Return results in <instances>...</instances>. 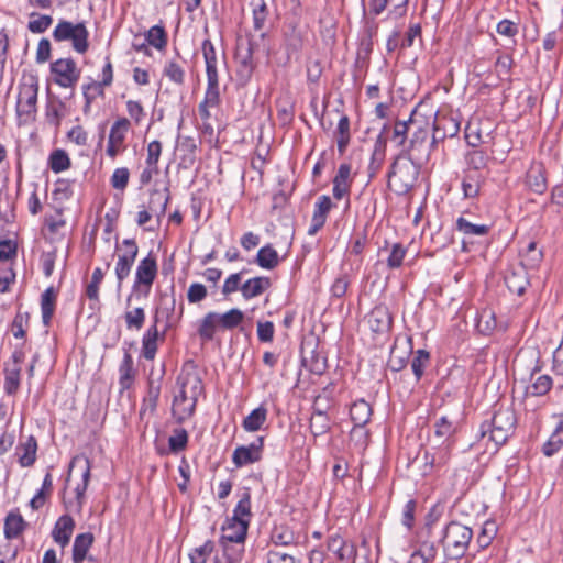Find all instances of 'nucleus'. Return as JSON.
Here are the masks:
<instances>
[{
    "label": "nucleus",
    "mask_w": 563,
    "mask_h": 563,
    "mask_svg": "<svg viewBox=\"0 0 563 563\" xmlns=\"http://www.w3.org/2000/svg\"><path fill=\"white\" fill-rule=\"evenodd\" d=\"M254 262L264 269H274L279 264V256L276 250L267 244L257 251Z\"/></svg>",
    "instance_id": "e433bc0d"
},
{
    "label": "nucleus",
    "mask_w": 563,
    "mask_h": 563,
    "mask_svg": "<svg viewBox=\"0 0 563 563\" xmlns=\"http://www.w3.org/2000/svg\"><path fill=\"white\" fill-rule=\"evenodd\" d=\"M485 176L477 172L465 173L462 180L463 196L466 199L479 196L481 188L485 184Z\"/></svg>",
    "instance_id": "7c9ffc66"
},
{
    "label": "nucleus",
    "mask_w": 563,
    "mask_h": 563,
    "mask_svg": "<svg viewBox=\"0 0 563 563\" xmlns=\"http://www.w3.org/2000/svg\"><path fill=\"white\" fill-rule=\"evenodd\" d=\"M53 37L56 42L71 41L73 48L79 54H85L89 48V31L85 22L74 24L60 20L53 31Z\"/></svg>",
    "instance_id": "0eeeda50"
},
{
    "label": "nucleus",
    "mask_w": 563,
    "mask_h": 563,
    "mask_svg": "<svg viewBox=\"0 0 563 563\" xmlns=\"http://www.w3.org/2000/svg\"><path fill=\"white\" fill-rule=\"evenodd\" d=\"M411 123L413 128L412 135L409 140L407 147L400 150V157H406L415 162L418 166H423L430 159L432 148L438 143L429 141V133L431 129L430 119L421 113L419 107L411 111Z\"/></svg>",
    "instance_id": "f257e3e1"
},
{
    "label": "nucleus",
    "mask_w": 563,
    "mask_h": 563,
    "mask_svg": "<svg viewBox=\"0 0 563 563\" xmlns=\"http://www.w3.org/2000/svg\"><path fill=\"white\" fill-rule=\"evenodd\" d=\"M228 563H241L244 554V542L220 540Z\"/></svg>",
    "instance_id": "5fc2aeb1"
},
{
    "label": "nucleus",
    "mask_w": 563,
    "mask_h": 563,
    "mask_svg": "<svg viewBox=\"0 0 563 563\" xmlns=\"http://www.w3.org/2000/svg\"><path fill=\"white\" fill-rule=\"evenodd\" d=\"M465 161L471 169L470 172L481 173L482 169L486 168L489 157L485 151L474 148L466 153Z\"/></svg>",
    "instance_id": "09e8293b"
},
{
    "label": "nucleus",
    "mask_w": 563,
    "mask_h": 563,
    "mask_svg": "<svg viewBox=\"0 0 563 563\" xmlns=\"http://www.w3.org/2000/svg\"><path fill=\"white\" fill-rule=\"evenodd\" d=\"M334 207L331 198L327 195H322L318 198L314 203V210L311 219V224L308 229L309 235H314L325 224L328 213Z\"/></svg>",
    "instance_id": "f3484780"
},
{
    "label": "nucleus",
    "mask_w": 563,
    "mask_h": 563,
    "mask_svg": "<svg viewBox=\"0 0 563 563\" xmlns=\"http://www.w3.org/2000/svg\"><path fill=\"white\" fill-rule=\"evenodd\" d=\"M366 322L373 333L386 334L391 330L393 317L387 306H375L366 317Z\"/></svg>",
    "instance_id": "dca6fc26"
},
{
    "label": "nucleus",
    "mask_w": 563,
    "mask_h": 563,
    "mask_svg": "<svg viewBox=\"0 0 563 563\" xmlns=\"http://www.w3.org/2000/svg\"><path fill=\"white\" fill-rule=\"evenodd\" d=\"M526 183L534 194L543 195L547 191L548 183L544 166L539 163L532 165L526 175Z\"/></svg>",
    "instance_id": "5701e85b"
},
{
    "label": "nucleus",
    "mask_w": 563,
    "mask_h": 563,
    "mask_svg": "<svg viewBox=\"0 0 563 563\" xmlns=\"http://www.w3.org/2000/svg\"><path fill=\"white\" fill-rule=\"evenodd\" d=\"M410 128H412L411 115L408 120H396L394 124L390 140L395 142L396 146L400 147V150L408 145L407 139Z\"/></svg>",
    "instance_id": "49530a36"
},
{
    "label": "nucleus",
    "mask_w": 563,
    "mask_h": 563,
    "mask_svg": "<svg viewBox=\"0 0 563 563\" xmlns=\"http://www.w3.org/2000/svg\"><path fill=\"white\" fill-rule=\"evenodd\" d=\"M421 168L422 166H418L409 158L400 157L398 153L387 173L388 187L397 195L408 194L415 187Z\"/></svg>",
    "instance_id": "7ed1b4c3"
},
{
    "label": "nucleus",
    "mask_w": 563,
    "mask_h": 563,
    "mask_svg": "<svg viewBox=\"0 0 563 563\" xmlns=\"http://www.w3.org/2000/svg\"><path fill=\"white\" fill-rule=\"evenodd\" d=\"M272 287V279L267 276H256L241 285V294L245 300L258 297Z\"/></svg>",
    "instance_id": "4be33fe9"
},
{
    "label": "nucleus",
    "mask_w": 563,
    "mask_h": 563,
    "mask_svg": "<svg viewBox=\"0 0 563 563\" xmlns=\"http://www.w3.org/2000/svg\"><path fill=\"white\" fill-rule=\"evenodd\" d=\"M75 467H79L81 470V483L78 484L75 488L76 500L78 508L80 510L84 504L85 493L88 488L91 476V462L89 457H87L85 454L75 455L70 460L68 467V476L66 481H69L70 474Z\"/></svg>",
    "instance_id": "4468645a"
},
{
    "label": "nucleus",
    "mask_w": 563,
    "mask_h": 563,
    "mask_svg": "<svg viewBox=\"0 0 563 563\" xmlns=\"http://www.w3.org/2000/svg\"><path fill=\"white\" fill-rule=\"evenodd\" d=\"M505 284L510 292L522 296L530 285L528 272L522 267H511L506 272Z\"/></svg>",
    "instance_id": "a211bd4d"
},
{
    "label": "nucleus",
    "mask_w": 563,
    "mask_h": 563,
    "mask_svg": "<svg viewBox=\"0 0 563 563\" xmlns=\"http://www.w3.org/2000/svg\"><path fill=\"white\" fill-rule=\"evenodd\" d=\"M146 42L158 51L167 46L168 37L163 25L152 26L145 34Z\"/></svg>",
    "instance_id": "8fccbe9b"
},
{
    "label": "nucleus",
    "mask_w": 563,
    "mask_h": 563,
    "mask_svg": "<svg viewBox=\"0 0 563 563\" xmlns=\"http://www.w3.org/2000/svg\"><path fill=\"white\" fill-rule=\"evenodd\" d=\"M177 384L180 387L189 389L190 394V404L188 405V409H181L177 417V422L183 423L185 420L194 416L198 397L205 389L197 365L192 360H188L184 363L181 372L177 377Z\"/></svg>",
    "instance_id": "39448f33"
},
{
    "label": "nucleus",
    "mask_w": 563,
    "mask_h": 563,
    "mask_svg": "<svg viewBox=\"0 0 563 563\" xmlns=\"http://www.w3.org/2000/svg\"><path fill=\"white\" fill-rule=\"evenodd\" d=\"M335 137L338 151L341 155H343L346 152V148L351 142L350 119L346 114H343L339 120L335 130Z\"/></svg>",
    "instance_id": "ea45409f"
},
{
    "label": "nucleus",
    "mask_w": 563,
    "mask_h": 563,
    "mask_svg": "<svg viewBox=\"0 0 563 563\" xmlns=\"http://www.w3.org/2000/svg\"><path fill=\"white\" fill-rule=\"evenodd\" d=\"M95 537L91 532H84L76 536L73 544V562L81 563L87 559V553L93 543Z\"/></svg>",
    "instance_id": "f704fd0d"
},
{
    "label": "nucleus",
    "mask_w": 563,
    "mask_h": 563,
    "mask_svg": "<svg viewBox=\"0 0 563 563\" xmlns=\"http://www.w3.org/2000/svg\"><path fill=\"white\" fill-rule=\"evenodd\" d=\"M309 429L311 434L317 438L328 433L331 429V421L325 411H317L310 418Z\"/></svg>",
    "instance_id": "a18cd8bd"
},
{
    "label": "nucleus",
    "mask_w": 563,
    "mask_h": 563,
    "mask_svg": "<svg viewBox=\"0 0 563 563\" xmlns=\"http://www.w3.org/2000/svg\"><path fill=\"white\" fill-rule=\"evenodd\" d=\"M216 544L207 540L202 545L195 548L190 554V563H207V558L214 551Z\"/></svg>",
    "instance_id": "774afa93"
},
{
    "label": "nucleus",
    "mask_w": 563,
    "mask_h": 563,
    "mask_svg": "<svg viewBox=\"0 0 563 563\" xmlns=\"http://www.w3.org/2000/svg\"><path fill=\"white\" fill-rule=\"evenodd\" d=\"M327 550L334 554L340 563H355L357 548L354 542L347 541L339 532L328 536Z\"/></svg>",
    "instance_id": "9b49d317"
},
{
    "label": "nucleus",
    "mask_w": 563,
    "mask_h": 563,
    "mask_svg": "<svg viewBox=\"0 0 563 563\" xmlns=\"http://www.w3.org/2000/svg\"><path fill=\"white\" fill-rule=\"evenodd\" d=\"M38 445L34 435H29L24 441H21L15 448V455L18 462L22 467H31L36 461V452Z\"/></svg>",
    "instance_id": "aec40b11"
},
{
    "label": "nucleus",
    "mask_w": 563,
    "mask_h": 563,
    "mask_svg": "<svg viewBox=\"0 0 563 563\" xmlns=\"http://www.w3.org/2000/svg\"><path fill=\"white\" fill-rule=\"evenodd\" d=\"M169 189L166 187L163 191L159 189H152L150 191V199L147 210L156 217L157 223H161V219L165 216L167 205L169 202Z\"/></svg>",
    "instance_id": "412c9836"
},
{
    "label": "nucleus",
    "mask_w": 563,
    "mask_h": 563,
    "mask_svg": "<svg viewBox=\"0 0 563 563\" xmlns=\"http://www.w3.org/2000/svg\"><path fill=\"white\" fill-rule=\"evenodd\" d=\"M253 26L256 31H261L268 15V8L265 0H253Z\"/></svg>",
    "instance_id": "e2e57ef3"
},
{
    "label": "nucleus",
    "mask_w": 563,
    "mask_h": 563,
    "mask_svg": "<svg viewBox=\"0 0 563 563\" xmlns=\"http://www.w3.org/2000/svg\"><path fill=\"white\" fill-rule=\"evenodd\" d=\"M29 325L30 313L18 311L11 322L10 330L15 339H25Z\"/></svg>",
    "instance_id": "4d7b16f0"
},
{
    "label": "nucleus",
    "mask_w": 563,
    "mask_h": 563,
    "mask_svg": "<svg viewBox=\"0 0 563 563\" xmlns=\"http://www.w3.org/2000/svg\"><path fill=\"white\" fill-rule=\"evenodd\" d=\"M53 80L63 88L74 89L80 78V69L73 58H59L49 66Z\"/></svg>",
    "instance_id": "6e6552de"
},
{
    "label": "nucleus",
    "mask_w": 563,
    "mask_h": 563,
    "mask_svg": "<svg viewBox=\"0 0 563 563\" xmlns=\"http://www.w3.org/2000/svg\"><path fill=\"white\" fill-rule=\"evenodd\" d=\"M234 58L236 62L235 80L240 88L249 85L253 77V73L257 67L255 57L250 56L246 52H242L235 47Z\"/></svg>",
    "instance_id": "2eb2a0df"
},
{
    "label": "nucleus",
    "mask_w": 563,
    "mask_h": 563,
    "mask_svg": "<svg viewBox=\"0 0 563 563\" xmlns=\"http://www.w3.org/2000/svg\"><path fill=\"white\" fill-rule=\"evenodd\" d=\"M305 30H287L283 29V40L288 57L299 53L305 45Z\"/></svg>",
    "instance_id": "c85d7f7f"
},
{
    "label": "nucleus",
    "mask_w": 563,
    "mask_h": 563,
    "mask_svg": "<svg viewBox=\"0 0 563 563\" xmlns=\"http://www.w3.org/2000/svg\"><path fill=\"white\" fill-rule=\"evenodd\" d=\"M201 52L206 64L207 80H219L217 52L213 43L209 38L202 42Z\"/></svg>",
    "instance_id": "cd10ccee"
},
{
    "label": "nucleus",
    "mask_w": 563,
    "mask_h": 563,
    "mask_svg": "<svg viewBox=\"0 0 563 563\" xmlns=\"http://www.w3.org/2000/svg\"><path fill=\"white\" fill-rule=\"evenodd\" d=\"M75 526V520L70 515L60 516L52 530L53 540L62 548H65L70 541Z\"/></svg>",
    "instance_id": "6ab92c4d"
},
{
    "label": "nucleus",
    "mask_w": 563,
    "mask_h": 563,
    "mask_svg": "<svg viewBox=\"0 0 563 563\" xmlns=\"http://www.w3.org/2000/svg\"><path fill=\"white\" fill-rule=\"evenodd\" d=\"M266 37V33H261L258 38L254 35L246 33L243 36H238L235 47L242 52H246L250 56L255 57V53L260 48V42Z\"/></svg>",
    "instance_id": "de8ad7c7"
},
{
    "label": "nucleus",
    "mask_w": 563,
    "mask_h": 563,
    "mask_svg": "<svg viewBox=\"0 0 563 563\" xmlns=\"http://www.w3.org/2000/svg\"><path fill=\"white\" fill-rule=\"evenodd\" d=\"M373 409L365 399L355 400L350 408V417L354 426H366L372 417Z\"/></svg>",
    "instance_id": "72a5a7b5"
},
{
    "label": "nucleus",
    "mask_w": 563,
    "mask_h": 563,
    "mask_svg": "<svg viewBox=\"0 0 563 563\" xmlns=\"http://www.w3.org/2000/svg\"><path fill=\"white\" fill-rule=\"evenodd\" d=\"M56 307V294L53 287L47 288L41 296L42 322L49 325Z\"/></svg>",
    "instance_id": "4c0bfd02"
},
{
    "label": "nucleus",
    "mask_w": 563,
    "mask_h": 563,
    "mask_svg": "<svg viewBox=\"0 0 563 563\" xmlns=\"http://www.w3.org/2000/svg\"><path fill=\"white\" fill-rule=\"evenodd\" d=\"M122 246L124 247V251L118 255L114 268L118 279V289L122 287L124 279L129 277L139 254V246L134 239H124L122 241Z\"/></svg>",
    "instance_id": "9d476101"
},
{
    "label": "nucleus",
    "mask_w": 563,
    "mask_h": 563,
    "mask_svg": "<svg viewBox=\"0 0 563 563\" xmlns=\"http://www.w3.org/2000/svg\"><path fill=\"white\" fill-rule=\"evenodd\" d=\"M473 538V531L467 526L457 521H451L444 529L441 543L446 560L463 558Z\"/></svg>",
    "instance_id": "20e7f679"
},
{
    "label": "nucleus",
    "mask_w": 563,
    "mask_h": 563,
    "mask_svg": "<svg viewBox=\"0 0 563 563\" xmlns=\"http://www.w3.org/2000/svg\"><path fill=\"white\" fill-rule=\"evenodd\" d=\"M119 385L121 391L128 390L134 383L135 369L133 368V358L128 349H124L123 360L119 366Z\"/></svg>",
    "instance_id": "c756f323"
},
{
    "label": "nucleus",
    "mask_w": 563,
    "mask_h": 563,
    "mask_svg": "<svg viewBox=\"0 0 563 563\" xmlns=\"http://www.w3.org/2000/svg\"><path fill=\"white\" fill-rule=\"evenodd\" d=\"M240 499L233 509V516L230 518L233 522L249 523L252 518L251 511V489L244 487L239 495Z\"/></svg>",
    "instance_id": "a878e982"
},
{
    "label": "nucleus",
    "mask_w": 563,
    "mask_h": 563,
    "mask_svg": "<svg viewBox=\"0 0 563 563\" xmlns=\"http://www.w3.org/2000/svg\"><path fill=\"white\" fill-rule=\"evenodd\" d=\"M249 530V523L233 522L232 519H227L222 526V536L220 540L229 542H245Z\"/></svg>",
    "instance_id": "2f4dec72"
},
{
    "label": "nucleus",
    "mask_w": 563,
    "mask_h": 563,
    "mask_svg": "<svg viewBox=\"0 0 563 563\" xmlns=\"http://www.w3.org/2000/svg\"><path fill=\"white\" fill-rule=\"evenodd\" d=\"M130 125L129 119L119 118L111 126L108 142L123 146Z\"/></svg>",
    "instance_id": "3c124183"
},
{
    "label": "nucleus",
    "mask_w": 563,
    "mask_h": 563,
    "mask_svg": "<svg viewBox=\"0 0 563 563\" xmlns=\"http://www.w3.org/2000/svg\"><path fill=\"white\" fill-rule=\"evenodd\" d=\"M200 103L210 106L211 108L218 107L221 103L219 80H207L205 97Z\"/></svg>",
    "instance_id": "69168bd1"
},
{
    "label": "nucleus",
    "mask_w": 563,
    "mask_h": 563,
    "mask_svg": "<svg viewBox=\"0 0 563 563\" xmlns=\"http://www.w3.org/2000/svg\"><path fill=\"white\" fill-rule=\"evenodd\" d=\"M219 325L224 330H232L242 323L244 313L238 309L232 308L223 314L218 313Z\"/></svg>",
    "instance_id": "6e6d98bb"
},
{
    "label": "nucleus",
    "mask_w": 563,
    "mask_h": 563,
    "mask_svg": "<svg viewBox=\"0 0 563 563\" xmlns=\"http://www.w3.org/2000/svg\"><path fill=\"white\" fill-rule=\"evenodd\" d=\"M267 408L260 405L252 410L242 421V428L247 432L258 431L267 420Z\"/></svg>",
    "instance_id": "c9c22d12"
},
{
    "label": "nucleus",
    "mask_w": 563,
    "mask_h": 563,
    "mask_svg": "<svg viewBox=\"0 0 563 563\" xmlns=\"http://www.w3.org/2000/svg\"><path fill=\"white\" fill-rule=\"evenodd\" d=\"M21 383V367L9 366L4 368V391L9 396H15Z\"/></svg>",
    "instance_id": "37998d69"
},
{
    "label": "nucleus",
    "mask_w": 563,
    "mask_h": 563,
    "mask_svg": "<svg viewBox=\"0 0 563 563\" xmlns=\"http://www.w3.org/2000/svg\"><path fill=\"white\" fill-rule=\"evenodd\" d=\"M163 75L176 85L181 86L185 82V70L176 60L166 62Z\"/></svg>",
    "instance_id": "0e129e2a"
},
{
    "label": "nucleus",
    "mask_w": 563,
    "mask_h": 563,
    "mask_svg": "<svg viewBox=\"0 0 563 563\" xmlns=\"http://www.w3.org/2000/svg\"><path fill=\"white\" fill-rule=\"evenodd\" d=\"M104 87L108 86L102 85V81H91L82 86V93L85 98V111L90 107V104L95 101L97 97L104 96Z\"/></svg>",
    "instance_id": "bf43d9fd"
},
{
    "label": "nucleus",
    "mask_w": 563,
    "mask_h": 563,
    "mask_svg": "<svg viewBox=\"0 0 563 563\" xmlns=\"http://www.w3.org/2000/svg\"><path fill=\"white\" fill-rule=\"evenodd\" d=\"M456 431V426L448 417L439 418L434 423V435L442 440L448 441Z\"/></svg>",
    "instance_id": "13d9d810"
},
{
    "label": "nucleus",
    "mask_w": 563,
    "mask_h": 563,
    "mask_svg": "<svg viewBox=\"0 0 563 563\" xmlns=\"http://www.w3.org/2000/svg\"><path fill=\"white\" fill-rule=\"evenodd\" d=\"M218 313L208 312L200 321L198 335L205 342L212 341L214 338L217 325L219 324Z\"/></svg>",
    "instance_id": "c03bdc74"
},
{
    "label": "nucleus",
    "mask_w": 563,
    "mask_h": 563,
    "mask_svg": "<svg viewBox=\"0 0 563 563\" xmlns=\"http://www.w3.org/2000/svg\"><path fill=\"white\" fill-rule=\"evenodd\" d=\"M157 276V261L155 255L151 252L146 257L141 260L137 264L135 272V279L132 286V292L126 298V306L129 307L134 295L137 297H147L151 292L152 285Z\"/></svg>",
    "instance_id": "423d86ee"
},
{
    "label": "nucleus",
    "mask_w": 563,
    "mask_h": 563,
    "mask_svg": "<svg viewBox=\"0 0 563 563\" xmlns=\"http://www.w3.org/2000/svg\"><path fill=\"white\" fill-rule=\"evenodd\" d=\"M30 16L36 18L30 20L27 23L29 31L35 34L44 33L53 23V18L51 15L32 12Z\"/></svg>",
    "instance_id": "338daca9"
},
{
    "label": "nucleus",
    "mask_w": 563,
    "mask_h": 563,
    "mask_svg": "<svg viewBox=\"0 0 563 563\" xmlns=\"http://www.w3.org/2000/svg\"><path fill=\"white\" fill-rule=\"evenodd\" d=\"M433 130L432 143H439L446 137H454L460 132L461 120L453 114H439L428 117Z\"/></svg>",
    "instance_id": "1a4fd4ad"
},
{
    "label": "nucleus",
    "mask_w": 563,
    "mask_h": 563,
    "mask_svg": "<svg viewBox=\"0 0 563 563\" xmlns=\"http://www.w3.org/2000/svg\"><path fill=\"white\" fill-rule=\"evenodd\" d=\"M264 437H257L249 445H239L232 454V462L236 467H243L256 462L263 457Z\"/></svg>",
    "instance_id": "ddd939ff"
},
{
    "label": "nucleus",
    "mask_w": 563,
    "mask_h": 563,
    "mask_svg": "<svg viewBox=\"0 0 563 563\" xmlns=\"http://www.w3.org/2000/svg\"><path fill=\"white\" fill-rule=\"evenodd\" d=\"M159 333L157 329V318L154 320V324L151 325L142 338V356L145 360L152 361L155 358L157 352V340Z\"/></svg>",
    "instance_id": "473e14b6"
},
{
    "label": "nucleus",
    "mask_w": 563,
    "mask_h": 563,
    "mask_svg": "<svg viewBox=\"0 0 563 563\" xmlns=\"http://www.w3.org/2000/svg\"><path fill=\"white\" fill-rule=\"evenodd\" d=\"M519 256V267H522L526 271L536 269L543 260V251L538 247V243L536 241H530L525 249L520 250Z\"/></svg>",
    "instance_id": "393cba45"
},
{
    "label": "nucleus",
    "mask_w": 563,
    "mask_h": 563,
    "mask_svg": "<svg viewBox=\"0 0 563 563\" xmlns=\"http://www.w3.org/2000/svg\"><path fill=\"white\" fill-rule=\"evenodd\" d=\"M455 228L465 236H485L490 231V225L475 224L465 219L464 217H459L456 219Z\"/></svg>",
    "instance_id": "58836bf2"
},
{
    "label": "nucleus",
    "mask_w": 563,
    "mask_h": 563,
    "mask_svg": "<svg viewBox=\"0 0 563 563\" xmlns=\"http://www.w3.org/2000/svg\"><path fill=\"white\" fill-rule=\"evenodd\" d=\"M553 385L552 377L544 374L538 376L530 386L527 387V395L540 397L547 395Z\"/></svg>",
    "instance_id": "603ef678"
},
{
    "label": "nucleus",
    "mask_w": 563,
    "mask_h": 563,
    "mask_svg": "<svg viewBox=\"0 0 563 563\" xmlns=\"http://www.w3.org/2000/svg\"><path fill=\"white\" fill-rule=\"evenodd\" d=\"M161 395V385L155 384L154 380H148L147 395L143 400L141 412L150 409L151 412H154L158 405V399Z\"/></svg>",
    "instance_id": "052dcab7"
},
{
    "label": "nucleus",
    "mask_w": 563,
    "mask_h": 563,
    "mask_svg": "<svg viewBox=\"0 0 563 563\" xmlns=\"http://www.w3.org/2000/svg\"><path fill=\"white\" fill-rule=\"evenodd\" d=\"M67 107L66 103L59 98H55L47 103L46 107V120L49 124L58 128L60 120L66 115Z\"/></svg>",
    "instance_id": "a19ab883"
},
{
    "label": "nucleus",
    "mask_w": 563,
    "mask_h": 563,
    "mask_svg": "<svg viewBox=\"0 0 563 563\" xmlns=\"http://www.w3.org/2000/svg\"><path fill=\"white\" fill-rule=\"evenodd\" d=\"M388 136L378 135L374 143V148L368 165V177L374 178L382 168L387 148Z\"/></svg>",
    "instance_id": "bb28decb"
},
{
    "label": "nucleus",
    "mask_w": 563,
    "mask_h": 563,
    "mask_svg": "<svg viewBox=\"0 0 563 563\" xmlns=\"http://www.w3.org/2000/svg\"><path fill=\"white\" fill-rule=\"evenodd\" d=\"M188 445V433L184 428H177L174 430V434L168 439V449L172 453H179L184 451Z\"/></svg>",
    "instance_id": "680f3d73"
},
{
    "label": "nucleus",
    "mask_w": 563,
    "mask_h": 563,
    "mask_svg": "<svg viewBox=\"0 0 563 563\" xmlns=\"http://www.w3.org/2000/svg\"><path fill=\"white\" fill-rule=\"evenodd\" d=\"M26 527L27 522L19 512V509L10 511L4 518L3 533L5 539L13 540L19 538Z\"/></svg>",
    "instance_id": "b1692460"
},
{
    "label": "nucleus",
    "mask_w": 563,
    "mask_h": 563,
    "mask_svg": "<svg viewBox=\"0 0 563 563\" xmlns=\"http://www.w3.org/2000/svg\"><path fill=\"white\" fill-rule=\"evenodd\" d=\"M517 424L516 411L511 406H495L493 416L489 420H485L479 428L481 439L488 438L497 451L507 442L514 433Z\"/></svg>",
    "instance_id": "f03ea898"
},
{
    "label": "nucleus",
    "mask_w": 563,
    "mask_h": 563,
    "mask_svg": "<svg viewBox=\"0 0 563 563\" xmlns=\"http://www.w3.org/2000/svg\"><path fill=\"white\" fill-rule=\"evenodd\" d=\"M38 93L37 78L31 76L27 82H23L19 88L16 112L19 115H30L36 111Z\"/></svg>",
    "instance_id": "f8f14e48"
},
{
    "label": "nucleus",
    "mask_w": 563,
    "mask_h": 563,
    "mask_svg": "<svg viewBox=\"0 0 563 563\" xmlns=\"http://www.w3.org/2000/svg\"><path fill=\"white\" fill-rule=\"evenodd\" d=\"M431 363V356L430 353L424 350L420 349L413 353L412 360L410 362L411 371L415 375L416 382H420L426 368Z\"/></svg>",
    "instance_id": "79ce46f5"
},
{
    "label": "nucleus",
    "mask_w": 563,
    "mask_h": 563,
    "mask_svg": "<svg viewBox=\"0 0 563 563\" xmlns=\"http://www.w3.org/2000/svg\"><path fill=\"white\" fill-rule=\"evenodd\" d=\"M49 168L58 174L70 167V158L66 151L62 148L54 150L48 157Z\"/></svg>",
    "instance_id": "864d4df0"
}]
</instances>
